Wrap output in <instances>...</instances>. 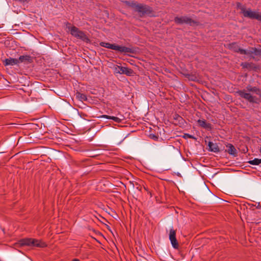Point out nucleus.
I'll list each match as a JSON object with an SVG mask.
<instances>
[{"label": "nucleus", "instance_id": "obj_1", "mask_svg": "<svg viewBox=\"0 0 261 261\" xmlns=\"http://www.w3.org/2000/svg\"><path fill=\"white\" fill-rule=\"evenodd\" d=\"M70 25L71 24L70 23H66V28L70 31L72 36L87 43L90 42V39L84 32L80 30L76 27L70 26Z\"/></svg>", "mask_w": 261, "mask_h": 261}, {"label": "nucleus", "instance_id": "obj_2", "mask_svg": "<svg viewBox=\"0 0 261 261\" xmlns=\"http://www.w3.org/2000/svg\"><path fill=\"white\" fill-rule=\"evenodd\" d=\"M99 45L102 47L115 50H118L120 53H132L133 52L132 49L130 48L123 46H119L115 44H110L108 42H101L99 43Z\"/></svg>", "mask_w": 261, "mask_h": 261}, {"label": "nucleus", "instance_id": "obj_3", "mask_svg": "<svg viewBox=\"0 0 261 261\" xmlns=\"http://www.w3.org/2000/svg\"><path fill=\"white\" fill-rule=\"evenodd\" d=\"M229 47L230 49H232L236 53H239L242 55H249L250 57L253 59H255V57L252 56V51L251 49V47H249L247 49H244L240 48L237 43L233 42L229 45Z\"/></svg>", "mask_w": 261, "mask_h": 261}, {"label": "nucleus", "instance_id": "obj_4", "mask_svg": "<svg viewBox=\"0 0 261 261\" xmlns=\"http://www.w3.org/2000/svg\"><path fill=\"white\" fill-rule=\"evenodd\" d=\"M240 9L244 17L261 21V13L253 11L249 9L246 10L244 6L242 7Z\"/></svg>", "mask_w": 261, "mask_h": 261}, {"label": "nucleus", "instance_id": "obj_5", "mask_svg": "<svg viewBox=\"0 0 261 261\" xmlns=\"http://www.w3.org/2000/svg\"><path fill=\"white\" fill-rule=\"evenodd\" d=\"M237 93L242 98L245 99L250 103H257V98L251 94L247 92L245 89L239 90Z\"/></svg>", "mask_w": 261, "mask_h": 261}, {"label": "nucleus", "instance_id": "obj_6", "mask_svg": "<svg viewBox=\"0 0 261 261\" xmlns=\"http://www.w3.org/2000/svg\"><path fill=\"white\" fill-rule=\"evenodd\" d=\"M136 11L141 16L144 15H150L152 12V8L146 5L142 4H138L136 7Z\"/></svg>", "mask_w": 261, "mask_h": 261}, {"label": "nucleus", "instance_id": "obj_7", "mask_svg": "<svg viewBox=\"0 0 261 261\" xmlns=\"http://www.w3.org/2000/svg\"><path fill=\"white\" fill-rule=\"evenodd\" d=\"M174 21L177 24H182L185 23L190 24V25H193L198 23L197 21L186 16L175 17Z\"/></svg>", "mask_w": 261, "mask_h": 261}, {"label": "nucleus", "instance_id": "obj_8", "mask_svg": "<svg viewBox=\"0 0 261 261\" xmlns=\"http://www.w3.org/2000/svg\"><path fill=\"white\" fill-rule=\"evenodd\" d=\"M117 69V72L120 74H125L127 76H132L134 74V72L132 69L126 67L117 66V67L116 68V70Z\"/></svg>", "mask_w": 261, "mask_h": 261}, {"label": "nucleus", "instance_id": "obj_9", "mask_svg": "<svg viewBox=\"0 0 261 261\" xmlns=\"http://www.w3.org/2000/svg\"><path fill=\"white\" fill-rule=\"evenodd\" d=\"M169 239L174 248L178 247V244L176 239V232L173 228L170 229L169 233Z\"/></svg>", "mask_w": 261, "mask_h": 261}, {"label": "nucleus", "instance_id": "obj_10", "mask_svg": "<svg viewBox=\"0 0 261 261\" xmlns=\"http://www.w3.org/2000/svg\"><path fill=\"white\" fill-rule=\"evenodd\" d=\"M31 247L44 248L47 246L46 244L41 240L31 238Z\"/></svg>", "mask_w": 261, "mask_h": 261}, {"label": "nucleus", "instance_id": "obj_11", "mask_svg": "<svg viewBox=\"0 0 261 261\" xmlns=\"http://www.w3.org/2000/svg\"><path fill=\"white\" fill-rule=\"evenodd\" d=\"M3 63L5 66H13L19 64V61L17 59L9 58L5 59L3 61Z\"/></svg>", "mask_w": 261, "mask_h": 261}, {"label": "nucleus", "instance_id": "obj_12", "mask_svg": "<svg viewBox=\"0 0 261 261\" xmlns=\"http://www.w3.org/2000/svg\"><path fill=\"white\" fill-rule=\"evenodd\" d=\"M31 238H24L18 241L17 244L20 246H29L31 247Z\"/></svg>", "mask_w": 261, "mask_h": 261}, {"label": "nucleus", "instance_id": "obj_13", "mask_svg": "<svg viewBox=\"0 0 261 261\" xmlns=\"http://www.w3.org/2000/svg\"><path fill=\"white\" fill-rule=\"evenodd\" d=\"M197 123L198 125L204 128L207 129H211V124L206 121L204 119H198L197 120Z\"/></svg>", "mask_w": 261, "mask_h": 261}, {"label": "nucleus", "instance_id": "obj_14", "mask_svg": "<svg viewBox=\"0 0 261 261\" xmlns=\"http://www.w3.org/2000/svg\"><path fill=\"white\" fill-rule=\"evenodd\" d=\"M226 147L227 148V152L229 154L233 155L234 156H237V150L233 145L228 143L226 145Z\"/></svg>", "mask_w": 261, "mask_h": 261}, {"label": "nucleus", "instance_id": "obj_15", "mask_svg": "<svg viewBox=\"0 0 261 261\" xmlns=\"http://www.w3.org/2000/svg\"><path fill=\"white\" fill-rule=\"evenodd\" d=\"M209 150L214 152H218L220 151L219 148L217 144L214 143L212 142L208 143Z\"/></svg>", "mask_w": 261, "mask_h": 261}, {"label": "nucleus", "instance_id": "obj_16", "mask_svg": "<svg viewBox=\"0 0 261 261\" xmlns=\"http://www.w3.org/2000/svg\"><path fill=\"white\" fill-rule=\"evenodd\" d=\"M99 118H105L108 119H112L114 122L119 123V120L121 119V118H118V117L114 116H111V115H100V117H98Z\"/></svg>", "mask_w": 261, "mask_h": 261}, {"label": "nucleus", "instance_id": "obj_17", "mask_svg": "<svg viewBox=\"0 0 261 261\" xmlns=\"http://www.w3.org/2000/svg\"><path fill=\"white\" fill-rule=\"evenodd\" d=\"M19 63V62H23L24 61H28V62H31V57L29 55H25V56H20L18 59Z\"/></svg>", "mask_w": 261, "mask_h": 261}, {"label": "nucleus", "instance_id": "obj_18", "mask_svg": "<svg viewBox=\"0 0 261 261\" xmlns=\"http://www.w3.org/2000/svg\"><path fill=\"white\" fill-rule=\"evenodd\" d=\"M76 97L81 101H87V96L85 94L79 92L76 93Z\"/></svg>", "mask_w": 261, "mask_h": 261}, {"label": "nucleus", "instance_id": "obj_19", "mask_svg": "<svg viewBox=\"0 0 261 261\" xmlns=\"http://www.w3.org/2000/svg\"><path fill=\"white\" fill-rule=\"evenodd\" d=\"M252 56H259L261 58V49H257L256 47H251Z\"/></svg>", "mask_w": 261, "mask_h": 261}, {"label": "nucleus", "instance_id": "obj_20", "mask_svg": "<svg viewBox=\"0 0 261 261\" xmlns=\"http://www.w3.org/2000/svg\"><path fill=\"white\" fill-rule=\"evenodd\" d=\"M125 3L129 7L133 8L134 9L135 11H136V7L138 6L139 3H137V2H128L126 1Z\"/></svg>", "mask_w": 261, "mask_h": 261}, {"label": "nucleus", "instance_id": "obj_21", "mask_svg": "<svg viewBox=\"0 0 261 261\" xmlns=\"http://www.w3.org/2000/svg\"><path fill=\"white\" fill-rule=\"evenodd\" d=\"M261 97V90L256 87H252V91Z\"/></svg>", "mask_w": 261, "mask_h": 261}, {"label": "nucleus", "instance_id": "obj_22", "mask_svg": "<svg viewBox=\"0 0 261 261\" xmlns=\"http://www.w3.org/2000/svg\"><path fill=\"white\" fill-rule=\"evenodd\" d=\"M119 117H118V118H121V119H120L119 120V123H120V122H122L123 121L125 120L127 118H128L129 115H127V117H125L124 116V115H119Z\"/></svg>", "mask_w": 261, "mask_h": 261}, {"label": "nucleus", "instance_id": "obj_23", "mask_svg": "<svg viewBox=\"0 0 261 261\" xmlns=\"http://www.w3.org/2000/svg\"><path fill=\"white\" fill-rule=\"evenodd\" d=\"M248 163L251 165H258L257 159H254L253 160H250L248 162Z\"/></svg>", "mask_w": 261, "mask_h": 261}, {"label": "nucleus", "instance_id": "obj_24", "mask_svg": "<svg viewBox=\"0 0 261 261\" xmlns=\"http://www.w3.org/2000/svg\"><path fill=\"white\" fill-rule=\"evenodd\" d=\"M241 66L244 68H248L250 67V64L247 63V62L242 63L241 64Z\"/></svg>", "mask_w": 261, "mask_h": 261}, {"label": "nucleus", "instance_id": "obj_25", "mask_svg": "<svg viewBox=\"0 0 261 261\" xmlns=\"http://www.w3.org/2000/svg\"><path fill=\"white\" fill-rule=\"evenodd\" d=\"M149 138L153 140H157L159 138L158 136L154 135V134H150L149 135Z\"/></svg>", "mask_w": 261, "mask_h": 261}, {"label": "nucleus", "instance_id": "obj_26", "mask_svg": "<svg viewBox=\"0 0 261 261\" xmlns=\"http://www.w3.org/2000/svg\"><path fill=\"white\" fill-rule=\"evenodd\" d=\"M252 86L248 85L246 87V89H245V90L248 92H251L252 91Z\"/></svg>", "mask_w": 261, "mask_h": 261}, {"label": "nucleus", "instance_id": "obj_27", "mask_svg": "<svg viewBox=\"0 0 261 261\" xmlns=\"http://www.w3.org/2000/svg\"><path fill=\"white\" fill-rule=\"evenodd\" d=\"M170 116H172V115H170ZM173 117L175 119H182V118L180 116V115H172Z\"/></svg>", "mask_w": 261, "mask_h": 261}, {"label": "nucleus", "instance_id": "obj_28", "mask_svg": "<svg viewBox=\"0 0 261 261\" xmlns=\"http://www.w3.org/2000/svg\"><path fill=\"white\" fill-rule=\"evenodd\" d=\"M186 135H187V136L189 138H193V137L190 135H189V134H186Z\"/></svg>", "mask_w": 261, "mask_h": 261}, {"label": "nucleus", "instance_id": "obj_29", "mask_svg": "<svg viewBox=\"0 0 261 261\" xmlns=\"http://www.w3.org/2000/svg\"><path fill=\"white\" fill-rule=\"evenodd\" d=\"M258 165L261 163V159H257Z\"/></svg>", "mask_w": 261, "mask_h": 261}, {"label": "nucleus", "instance_id": "obj_30", "mask_svg": "<svg viewBox=\"0 0 261 261\" xmlns=\"http://www.w3.org/2000/svg\"><path fill=\"white\" fill-rule=\"evenodd\" d=\"M72 261H80V260L79 259L75 258V259H73Z\"/></svg>", "mask_w": 261, "mask_h": 261}, {"label": "nucleus", "instance_id": "obj_31", "mask_svg": "<svg viewBox=\"0 0 261 261\" xmlns=\"http://www.w3.org/2000/svg\"><path fill=\"white\" fill-rule=\"evenodd\" d=\"M240 5V3H239V4L237 5V6L239 7Z\"/></svg>", "mask_w": 261, "mask_h": 261}, {"label": "nucleus", "instance_id": "obj_32", "mask_svg": "<svg viewBox=\"0 0 261 261\" xmlns=\"http://www.w3.org/2000/svg\"><path fill=\"white\" fill-rule=\"evenodd\" d=\"M259 151H260V152L261 153V147H260V149H259Z\"/></svg>", "mask_w": 261, "mask_h": 261}, {"label": "nucleus", "instance_id": "obj_33", "mask_svg": "<svg viewBox=\"0 0 261 261\" xmlns=\"http://www.w3.org/2000/svg\"><path fill=\"white\" fill-rule=\"evenodd\" d=\"M260 137H261V133H260Z\"/></svg>", "mask_w": 261, "mask_h": 261}]
</instances>
